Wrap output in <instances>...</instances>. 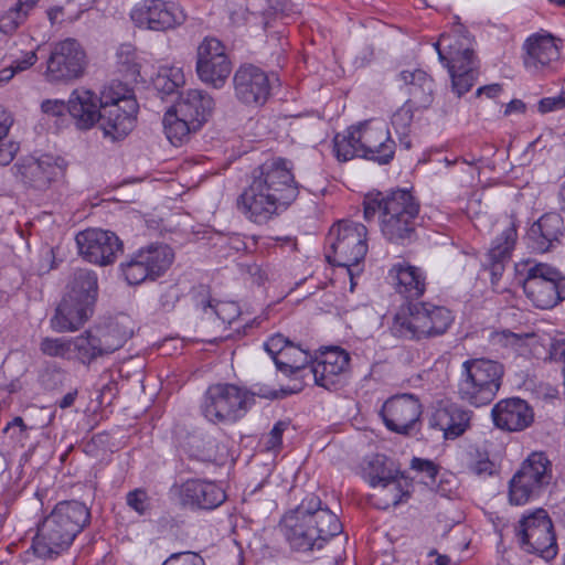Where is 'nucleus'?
I'll use <instances>...</instances> for the list:
<instances>
[{
	"label": "nucleus",
	"mask_w": 565,
	"mask_h": 565,
	"mask_svg": "<svg viewBox=\"0 0 565 565\" xmlns=\"http://www.w3.org/2000/svg\"><path fill=\"white\" fill-rule=\"evenodd\" d=\"M298 194L292 163L274 158L254 170L250 183L237 198V209L248 221L263 225L287 210Z\"/></svg>",
	"instance_id": "nucleus-1"
},
{
	"label": "nucleus",
	"mask_w": 565,
	"mask_h": 565,
	"mask_svg": "<svg viewBox=\"0 0 565 565\" xmlns=\"http://www.w3.org/2000/svg\"><path fill=\"white\" fill-rule=\"evenodd\" d=\"M362 205L364 220L377 221L390 243L405 246L416 241L420 203L412 190L371 191L364 195Z\"/></svg>",
	"instance_id": "nucleus-2"
},
{
	"label": "nucleus",
	"mask_w": 565,
	"mask_h": 565,
	"mask_svg": "<svg viewBox=\"0 0 565 565\" xmlns=\"http://www.w3.org/2000/svg\"><path fill=\"white\" fill-rule=\"evenodd\" d=\"M281 532L289 546L298 552L321 550L342 532V524L319 497H305L281 521Z\"/></svg>",
	"instance_id": "nucleus-3"
},
{
	"label": "nucleus",
	"mask_w": 565,
	"mask_h": 565,
	"mask_svg": "<svg viewBox=\"0 0 565 565\" xmlns=\"http://www.w3.org/2000/svg\"><path fill=\"white\" fill-rule=\"evenodd\" d=\"M98 297V276L87 268L74 269L65 287V294L51 319L57 332L79 330L93 316Z\"/></svg>",
	"instance_id": "nucleus-4"
},
{
	"label": "nucleus",
	"mask_w": 565,
	"mask_h": 565,
	"mask_svg": "<svg viewBox=\"0 0 565 565\" xmlns=\"http://www.w3.org/2000/svg\"><path fill=\"white\" fill-rule=\"evenodd\" d=\"M455 316L445 306L429 301L408 302L395 315L391 331L404 340L422 341L444 335Z\"/></svg>",
	"instance_id": "nucleus-5"
},
{
	"label": "nucleus",
	"mask_w": 565,
	"mask_h": 565,
	"mask_svg": "<svg viewBox=\"0 0 565 565\" xmlns=\"http://www.w3.org/2000/svg\"><path fill=\"white\" fill-rule=\"evenodd\" d=\"M504 365L488 358H471L461 363L456 384L457 397L473 407L489 405L501 388Z\"/></svg>",
	"instance_id": "nucleus-6"
},
{
	"label": "nucleus",
	"mask_w": 565,
	"mask_h": 565,
	"mask_svg": "<svg viewBox=\"0 0 565 565\" xmlns=\"http://www.w3.org/2000/svg\"><path fill=\"white\" fill-rule=\"evenodd\" d=\"M264 349L274 360L277 370L292 381V385L281 387L280 393L271 391L258 395L274 399L301 392L309 380L308 370L312 360L310 352L281 333L269 337L264 342Z\"/></svg>",
	"instance_id": "nucleus-7"
},
{
	"label": "nucleus",
	"mask_w": 565,
	"mask_h": 565,
	"mask_svg": "<svg viewBox=\"0 0 565 565\" xmlns=\"http://www.w3.org/2000/svg\"><path fill=\"white\" fill-rule=\"evenodd\" d=\"M138 109L131 92L121 83H113L100 93L97 122L106 137L119 140L134 129Z\"/></svg>",
	"instance_id": "nucleus-8"
},
{
	"label": "nucleus",
	"mask_w": 565,
	"mask_h": 565,
	"mask_svg": "<svg viewBox=\"0 0 565 565\" xmlns=\"http://www.w3.org/2000/svg\"><path fill=\"white\" fill-rule=\"evenodd\" d=\"M256 393L235 384L210 385L201 404L202 415L213 424L235 423L246 415L255 403Z\"/></svg>",
	"instance_id": "nucleus-9"
},
{
	"label": "nucleus",
	"mask_w": 565,
	"mask_h": 565,
	"mask_svg": "<svg viewBox=\"0 0 565 565\" xmlns=\"http://www.w3.org/2000/svg\"><path fill=\"white\" fill-rule=\"evenodd\" d=\"M327 241L331 253L326 255L330 264L347 267L353 276L352 267L364 260L367 245V228L362 223L340 221L332 225Z\"/></svg>",
	"instance_id": "nucleus-10"
},
{
	"label": "nucleus",
	"mask_w": 565,
	"mask_h": 565,
	"mask_svg": "<svg viewBox=\"0 0 565 565\" xmlns=\"http://www.w3.org/2000/svg\"><path fill=\"white\" fill-rule=\"evenodd\" d=\"M523 290L539 309H552L565 299V276L545 263H525Z\"/></svg>",
	"instance_id": "nucleus-11"
},
{
	"label": "nucleus",
	"mask_w": 565,
	"mask_h": 565,
	"mask_svg": "<svg viewBox=\"0 0 565 565\" xmlns=\"http://www.w3.org/2000/svg\"><path fill=\"white\" fill-rule=\"evenodd\" d=\"M174 260L173 249L162 243L150 244L132 253L119 266V270L128 285H140L147 280H156L162 276Z\"/></svg>",
	"instance_id": "nucleus-12"
},
{
	"label": "nucleus",
	"mask_w": 565,
	"mask_h": 565,
	"mask_svg": "<svg viewBox=\"0 0 565 565\" xmlns=\"http://www.w3.org/2000/svg\"><path fill=\"white\" fill-rule=\"evenodd\" d=\"M555 487L553 465L543 451L531 452L509 481V494H552Z\"/></svg>",
	"instance_id": "nucleus-13"
},
{
	"label": "nucleus",
	"mask_w": 565,
	"mask_h": 565,
	"mask_svg": "<svg viewBox=\"0 0 565 565\" xmlns=\"http://www.w3.org/2000/svg\"><path fill=\"white\" fill-rule=\"evenodd\" d=\"M515 537L520 547L550 561L557 555V543L553 523L543 509L524 516L515 526Z\"/></svg>",
	"instance_id": "nucleus-14"
},
{
	"label": "nucleus",
	"mask_w": 565,
	"mask_h": 565,
	"mask_svg": "<svg viewBox=\"0 0 565 565\" xmlns=\"http://www.w3.org/2000/svg\"><path fill=\"white\" fill-rule=\"evenodd\" d=\"M86 66L85 50L77 40L67 38L53 44L44 76L50 83H67L82 77Z\"/></svg>",
	"instance_id": "nucleus-15"
},
{
	"label": "nucleus",
	"mask_w": 565,
	"mask_h": 565,
	"mask_svg": "<svg viewBox=\"0 0 565 565\" xmlns=\"http://www.w3.org/2000/svg\"><path fill=\"white\" fill-rule=\"evenodd\" d=\"M198 77L214 88H222L232 73L226 46L213 36H205L196 49Z\"/></svg>",
	"instance_id": "nucleus-16"
},
{
	"label": "nucleus",
	"mask_w": 565,
	"mask_h": 565,
	"mask_svg": "<svg viewBox=\"0 0 565 565\" xmlns=\"http://www.w3.org/2000/svg\"><path fill=\"white\" fill-rule=\"evenodd\" d=\"M130 18L139 29L164 32L182 25L186 13L174 1L142 0L132 8Z\"/></svg>",
	"instance_id": "nucleus-17"
},
{
	"label": "nucleus",
	"mask_w": 565,
	"mask_h": 565,
	"mask_svg": "<svg viewBox=\"0 0 565 565\" xmlns=\"http://www.w3.org/2000/svg\"><path fill=\"white\" fill-rule=\"evenodd\" d=\"M273 78L254 64H242L234 73L233 86L236 99L252 108L263 107L271 96Z\"/></svg>",
	"instance_id": "nucleus-18"
},
{
	"label": "nucleus",
	"mask_w": 565,
	"mask_h": 565,
	"mask_svg": "<svg viewBox=\"0 0 565 565\" xmlns=\"http://www.w3.org/2000/svg\"><path fill=\"white\" fill-rule=\"evenodd\" d=\"M350 360V354L340 347L324 348L312 358L309 379L328 391L338 390L344 383Z\"/></svg>",
	"instance_id": "nucleus-19"
},
{
	"label": "nucleus",
	"mask_w": 565,
	"mask_h": 565,
	"mask_svg": "<svg viewBox=\"0 0 565 565\" xmlns=\"http://www.w3.org/2000/svg\"><path fill=\"white\" fill-rule=\"evenodd\" d=\"M76 244L85 260L99 266L114 264L124 250L121 239L114 232L102 228L79 232Z\"/></svg>",
	"instance_id": "nucleus-20"
},
{
	"label": "nucleus",
	"mask_w": 565,
	"mask_h": 565,
	"mask_svg": "<svg viewBox=\"0 0 565 565\" xmlns=\"http://www.w3.org/2000/svg\"><path fill=\"white\" fill-rule=\"evenodd\" d=\"M359 138L362 142V159L379 166H388L394 160L397 146L385 122L375 120L362 122Z\"/></svg>",
	"instance_id": "nucleus-21"
},
{
	"label": "nucleus",
	"mask_w": 565,
	"mask_h": 565,
	"mask_svg": "<svg viewBox=\"0 0 565 565\" xmlns=\"http://www.w3.org/2000/svg\"><path fill=\"white\" fill-rule=\"evenodd\" d=\"M422 414V405L412 394L388 398L382 406L380 416L385 427L401 435H408Z\"/></svg>",
	"instance_id": "nucleus-22"
},
{
	"label": "nucleus",
	"mask_w": 565,
	"mask_h": 565,
	"mask_svg": "<svg viewBox=\"0 0 565 565\" xmlns=\"http://www.w3.org/2000/svg\"><path fill=\"white\" fill-rule=\"evenodd\" d=\"M363 472L364 479L373 488H385L391 483H395L399 494H411L412 491H415L413 488L414 478L401 471L395 461L383 454L367 457Z\"/></svg>",
	"instance_id": "nucleus-23"
},
{
	"label": "nucleus",
	"mask_w": 565,
	"mask_h": 565,
	"mask_svg": "<svg viewBox=\"0 0 565 565\" xmlns=\"http://www.w3.org/2000/svg\"><path fill=\"white\" fill-rule=\"evenodd\" d=\"M75 537L68 527L47 515L38 527L32 548L40 558H54L67 551Z\"/></svg>",
	"instance_id": "nucleus-24"
},
{
	"label": "nucleus",
	"mask_w": 565,
	"mask_h": 565,
	"mask_svg": "<svg viewBox=\"0 0 565 565\" xmlns=\"http://www.w3.org/2000/svg\"><path fill=\"white\" fill-rule=\"evenodd\" d=\"M13 169L23 184L38 191L46 190L61 172V167L50 154L21 158Z\"/></svg>",
	"instance_id": "nucleus-25"
},
{
	"label": "nucleus",
	"mask_w": 565,
	"mask_h": 565,
	"mask_svg": "<svg viewBox=\"0 0 565 565\" xmlns=\"http://www.w3.org/2000/svg\"><path fill=\"white\" fill-rule=\"evenodd\" d=\"M387 280L405 300L413 302L424 296L427 288V274L406 260L397 262L387 271Z\"/></svg>",
	"instance_id": "nucleus-26"
},
{
	"label": "nucleus",
	"mask_w": 565,
	"mask_h": 565,
	"mask_svg": "<svg viewBox=\"0 0 565 565\" xmlns=\"http://www.w3.org/2000/svg\"><path fill=\"white\" fill-rule=\"evenodd\" d=\"M564 234L563 217L558 213L550 212L530 226L525 238L529 248L536 253H546L561 244Z\"/></svg>",
	"instance_id": "nucleus-27"
},
{
	"label": "nucleus",
	"mask_w": 565,
	"mask_h": 565,
	"mask_svg": "<svg viewBox=\"0 0 565 565\" xmlns=\"http://www.w3.org/2000/svg\"><path fill=\"white\" fill-rule=\"evenodd\" d=\"M491 417L497 428L507 431L524 430L534 422L532 407L520 397L499 401L491 409Z\"/></svg>",
	"instance_id": "nucleus-28"
},
{
	"label": "nucleus",
	"mask_w": 565,
	"mask_h": 565,
	"mask_svg": "<svg viewBox=\"0 0 565 565\" xmlns=\"http://www.w3.org/2000/svg\"><path fill=\"white\" fill-rule=\"evenodd\" d=\"M516 239V225L513 222H510L509 225L492 241L491 247L482 262L483 268L491 275L492 285L498 284L507 266L510 264Z\"/></svg>",
	"instance_id": "nucleus-29"
},
{
	"label": "nucleus",
	"mask_w": 565,
	"mask_h": 565,
	"mask_svg": "<svg viewBox=\"0 0 565 565\" xmlns=\"http://www.w3.org/2000/svg\"><path fill=\"white\" fill-rule=\"evenodd\" d=\"M434 47L445 66L478 61L472 49V38L463 28L443 33Z\"/></svg>",
	"instance_id": "nucleus-30"
},
{
	"label": "nucleus",
	"mask_w": 565,
	"mask_h": 565,
	"mask_svg": "<svg viewBox=\"0 0 565 565\" xmlns=\"http://www.w3.org/2000/svg\"><path fill=\"white\" fill-rule=\"evenodd\" d=\"M182 449L190 459L204 463L222 465L228 457L227 447L209 433L190 434Z\"/></svg>",
	"instance_id": "nucleus-31"
},
{
	"label": "nucleus",
	"mask_w": 565,
	"mask_h": 565,
	"mask_svg": "<svg viewBox=\"0 0 565 565\" xmlns=\"http://www.w3.org/2000/svg\"><path fill=\"white\" fill-rule=\"evenodd\" d=\"M472 415V411L463 408L456 403H450L437 408L433 413L429 425L441 430L446 439H456L470 427Z\"/></svg>",
	"instance_id": "nucleus-32"
},
{
	"label": "nucleus",
	"mask_w": 565,
	"mask_h": 565,
	"mask_svg": "<svg viewBox=\"0 0 565 565\" xmlns=\"http://www.w3.org/2000/svg\"><path fill=\"white\" fill-rule=\"evenodd\" d=\"M524 47L526 50L524 65L531 72L550 67L559 58V47L551 34H534L525 41Z\"/></svg>",
	"instance_id": "nucleus-33"
},
{
	"label": "nucleus",
	"mask_w": 565,
	"mask_h": 565,
	"mask_svg": "<svg viewBox=\"0 0 565 565\" xmlns=\"http://www.w3.org/2000/svg\"><path fill=\"white\" fill-rule=\"evenodd\" d=\"M173 108L178 110L179 116L188 118L192 127H202L212 114L214 100L204 90L188 89L180 94Z\"/></svg>",
	"instance_id": "nucleus-34"
},
{
	"label": "nucleus",
	"mask_w": 565,
	"mask_h": 565,
	"mask_svg": "<svg viewBox=\"0 0 565 565\" xmlns=\"http://www.w3.org/2000/svg\"><path fill=\"white\" fill-rule=\"evenodd\" d=\"M403 88L408 95L407 102L427 109L434 100L435 83L430 75L420 68L404 70L398 73Z\"/></svg>",
	"instance_id": "nucleus-35"
},
{
	"label": "nucleus",
	"mask_w": 565,
	"mask_h": 565,
	"mask_svg": "<svg viewBox=\"0 0 565 565\" xmlns=\"http://www.w3.org/2000/svg\"><path fill=\"white\" fill-rule=\"evenodd\" d=\"M99 97L85 88L73 90L67 102V111L74 118L77 128L90 129L99 117Z\"/></svg>",
	"instance_id": "nucleus-36"
},
{
	"label": "nucleus",
	"mask_w": 565,
	"mask_h": 565,
	"mask_svg": "<svg viewBox=\"0 0 565 565\" xmlns=\"http://www.w3.org/2000/svg\"><path fill=\"white\" fill-rule=\"evenodd\" d=\"M50 515L68 527L76 536L90 519V512L86 504L74 499L57 503Z\"/></svg>",
	"instance_id": "nucleus-37"
},
{
	"label": "nucleus",
	"mask_w": 565,
	"mask_h": 565,
	"mask_svg": "<svg viewBox=\"0 0 565 565\" xmlns=\"http://www.w3.org/2000/svg\"><path fill=\"white\" fill-rule=\"evenodd\" d=\"M362 131V122L351 126L341 134H337L333 138V152L339 161H349L355 157L361 158L362 142L360 136Z\"/></svg>",
	"instance_id": "nucleus-38"
},
{
	"label": "nucleus",
	"mask_w": 565,
	"mask_h": 565,
	"mask_svg": "<svg viewBox=\"0 0 565 565\" xmlns=\"http://www.w3.org/2000/svg\"><path fill=\"white\" fill-rule=\"evenodd\" d=\"M71 344L73 345V352L75 353L76 360L86 366H89L98 359L105 356L102 343L98 340L96 332L90 330L75 337L71 341Z\"/></svg>",
	"instance_id": "nucleus-39"
},
{
	"label": "nucleus",
	"mask_w": 565,
	"mask_h": 565,
	"mask_svg": "<svg viewBox=\"0 0 565 565\" xmlns=\"http://www.w3.org/2000/svg\"><path fill=\"white\" fill-rule=\"evenodd\" d=\"M451 78V88L457 97L463 96L475 85L478 78L479 62H466L446 66Z\"/></svg>",
	"instance_id": "nucleus-40"
},
{
	"label": "nucleus",
	"mask_w": 565,
	"mask_h": 565,
	"mask_svg": "<svg viewBox=\"0 0 565 565\" xmlns=\"http://www.w3.org/2000/svg\"><path fill=\"white\" fill-rule=\"evenodd\" d=\"M163 126L167 138L174 146L183 143L192 132L201 129V127H192V122L188 118L179 116L178 110L174 108L166 113Z\"/></svg>",
	"instance_id": "nucleus-41"
},
{
	"label": "nucleus",
	"mask_w": 565,
	"mask_h": 565,
	"mask_svg": "<svg viewBox=\"0 0 565 565\" xmlns=\"http://www.w3.org/2000/svg\"><path fill=\"white\" fill-rule=\"evenodd\" d=\"M13 124V118L9 111L0 108V164H10L17 156L20 145L9 139V131Z\"/></svg>",
	"instance_id": "nucleus-42"
},
{
	"label": "nucleus",
	"mask_w": 565,
	"mask_h": 565,
	"mask_svg": "<svg viewBox=\"0 0 565 565\" xmlns=\"http://www.w3.org/2000/svg\"><path fill=\"white\" fill-rule=\"evenodd\" d=\"M96 335L102 343L105 356H108L122 348L131 333L127 330H122L118 323H115L109 324L105 329L97 330Z\"/></svg>",
	"instance_id": "nucleus-43"
},
{
	"label": "nucleus",
	"mask_w": 565,
	"mask_h": 565,
	"mask_svg": "<svg viewBox=\"0 0 565 565\" xmlns=\"http://www.w3.org/2000/svg\"><path fill=\"white\" fill-rule=\"evenodd\" d=\"M409 467L418 476H420V482L424 483L429 491L438 492V490L435 487L439 469L438 466L433 460L413 457Z\"/></svg>",
	"instance_id": "nucleus-44"
},
{
	"label": "nucleus",
	"mask_w": 565,
	"mask_h": 565,
	"mask_svg": "<svg viewBox=\"0 0 565 565\" xmlns=\"http://www.w3.org/2000/svg\"><path fill=\"white\" fill-rule=\"evenodd\" d=\"M117 64L128 76L136 78L139 75L136 47L130 43H122L116 52Z\"/></svg>",
	"instance_id": "nucleus-45"
},
{
	"label": "nucleus",
	"mask_w": 565,
	"mask_h": 565,
	"mask_svg": "<svg viewBox=\"0 0 565 565\" xmlns=\"http://www.w3.org/2000/svg\"><path fill=\"white\" fill-rule=\"evenodd\" d=\"M423 109L406 100L392 116V126L395 131L401 136H407L413 122L414 113Z\"/></svg>",
	"instance_id": "nucleus-46"
},
{
	"label": "nucleus",
	"mask_w": 565,
	"mask_h": 565,
	"mask_svg": "<svg viewBox=\"0 0 565 565\" xmlns=\"http://www.w3.org/2000/svg\"><path fill=\"white\" fill-rule=\"evenodd\" d=\"M195 306L200 308L203 312H207L210 309L212 313L216 315L222 321L232 322L231 318L223 316V310L227 307V303L214 301L210 298L209 290L204 286H200L198 290L194 291L193 295Z\"/></svg>",
	"instance_id": "nucleus-47"
},
{
	"label": "nucleus",
	"mask_w": 565,
	"mask_h": 565,
	"mask_svg": "<svg viewBox=\"0 0 565 565\" xmlns=\"http://www.w3.org/2000/svg\"><path fill=\"white\" fill-rule=\"evenodd\" d=\"M66 380V372L55 364L47 365L39 375V382L45 391L60 390Z\"/></svg>",
	"instance_id": "nucleus-48"
},
{
	"label": "nucleus",
	"mask_w": 565,
	"mask_h": 565,
	"mask_svg": "<svg viewBox=\"0 0 565 565\" xmlns=\"http://www.w3.org/2000/svg\"><path fill=\"white\" fill-rule=\"evenodd\" d=\"M182 296V290L178 284H161L159 286V308L164 312H170L174 309L177 302Z\"/></svg>",
	"instance_id": "nucleus-49"
},
{
	"label": "nucleus",
	"mask_w": 565,
	"mask_h": 565,
	"mask_svg": "<svg viewBox=\"0 0 565 565\" xmlns=\"http://www.w3.org/2000/svg\"><path fill=\"white\" fill-rule=\"evenodd\" d=\"M179 492L178 494H213L214 484L203 479L182 478L179 475Z\"/></svg>",
	"instance_id": "nucleus-50"
},
{
	"label": "nucleus",
	"mask_w": 565,
	"mask_h": 565,
	"mask_svg": "<svg viewBox=\"0 0 565 565\" xmlns=\"http://www.w3.org/2000/svg\"><path fill=\"white\" fill-rule=\"evenodd\" d=\"M226 497H183L182 505L191 511L213 510L222 505Z\"/></svg>",
	"instance_id": "nucleus-51"
},
{
	"label": "nucleus",
	"mask_w": 565,
	"mask_h": 565,
	"mask_svg": "<svg viewBox=\"0 0 565 565\" xmlns=\"http://www.w3.org/2000/svg\"><path fill=\"white\" fill-rule=\"evenodd\" d=\"M26 17L15 6L0 17V31L4 34L14 32Z\"/></svg>",
	"instance_id": "nucleus-52"
},
{
	"label": "nucleus",
	"mask_w": 565,
	"mask_h": 565,
	"mask_svg": "<svg viewBox=\"0 0 565 565\" xmlns=\"http://www.w3.org/2000/svg\"><path fill=\"white\" fill-rule=\"evenodd\" d=\"M71 342L62 339L44 338L41 341V351L49 356H64L71 349Z\"/></svg>",
	"instance_id": "nucleus-53"
},
{
	"label": "nucleus",
	"mask_w": 565,
	"mask_h": 565,
	"mask_svg": "<svg viewBox=\"0 0 565 565\" xmlns=\"http://www.w3.org/2000/svg\"><path fill=\"white\" fill-rule=\"evenodd\" d=\"M522 337L518 333H514L508 329L493 331L490 334V342L493 345H501L504 348L519 345Z\"/></svg>",
	"instance_id": "nucleus-54"
},
{
	"label": "nucleus",
	"mask_w": 565,
	"mask_h": 565,
	"mask_svg": "<svg viewBox=\"0 0 565 565\" xmlns=\"http://www.w3.org/2000/svg\"><path fill=\"white\" fill-rule=\"evenodd\" d=\"M162 565H205V563L199 554L184 552L172 554Z\"/></svg>",
	"instance_id": "nucleus-55"
},
{
	"label": "nucleus",
	"mask_w": 565,
	"mask_h": 565,
	"mask_svg": "<svg viewBox=\"0 0 565 565\" xmlns=\"http://www.w3.org/2000/svg\"><path fill=\"white\" fill-rule=\"evenodd\" d=\"M565 107V88L557 96L545 97L539 102V110L542 114L563 109Z\"/></svg>",
	"instance_id": "nucleus-56"
},
{
	"label": "nucleus",
	"mask_w": 565,
	"mask_h": 565,
	"mask_svg": "<svg viewBox=\"0 0 565 565\" xmlns=\"http://www.w3.org/2000/svg\"><path fill=\"white\" fill-rule=\"evenodd\" d=\"M288 427V423L284 420L277 422L271 428L267 445L269 448H278L282 444V434Z\"/></svg>",
	"instance_id": "nucleus-57"
},
{
	"label": "nucleus",
	"mask_w": 565,
	"mask_h": 565,
	"mask_svg": "<svg viewBox=\"0 0 565 565\" xmlns=\"http://www.w3.org/2000/svg\"><path fill=\"white\" fill-rule=\"evenodd\" d=\"M472 471L480 477H489L493 476L497 472V466L493 461H491L488 457L480 458L477 460L472 467Z\"/></svg>",
	"instance_id": "nucleus-58"
},
{
	"label": "nucleus",
	"mask_w": 565,
	"mask_h": 565,
	"mask_svg": "<svg viewBox=\"0 0 565 565\" xmlns=\"http://www.w3.org/2000/svg\"><path fill=\"white\" fill-rule=\"evenodd\" d=\"M38 61V55L35 50H31L28 52H24L21 57L15 58L12 61L11 65L17 70V72H23L29 70L31 66H33Z\"/></svg>",
	"instance_id": "nucleus-59"
},
{
	"label": "nucleus",
	"mask_w": 565,
	"mask_h": 565,
	"mask_svg": "<svg viewBox=\"0 0 565 565\" xmlns=\"http://www.w3.org/2000/svg\"><path fill=\"white\" fill-rule=\"evenodd\" d=\"M41 109L44 114L58 117L67 110V104L60 99H46L42 102Z\"/></svg>",
	"instance_id": "nucleus-60"
},
{
	"label": "nucleus",
	"mask_w": 565,
	"mask_h": 565,
	"mask_svg": "<svg viewBox=\"0 0 565 565\" xmlns=\"http://www.w3.org/2000/svg\"><path fill=\"white\" fill-rule=\"evenodd\" d=\"M157 90L164 96L172 95L177 92L179 84L177 81L170 79L167 76H158L154 82Z\"/></svg>",
	"instance_id": "nucleus-61"
},
{
	"label": "nucleus",
	"mask_w": 565,
	"mask_h": 565,
	"mask_svg": "<svg viewBox=\"0 0 565 565\" xmlns=\"http://www.w3.org/2000/svg\"><path fill=\"white\" fill-rule=\"evenodd\" d=\"M402 498L403 497H399L397 500L388 501L384 497H367V502L375 509L387 510L390 507H397L402 502Z\"/></svg>",
	"instance_id": "nucleus-62"
},
{
	"label": "nucleus",
	"mask_w": 565,
	"mask_h": 565,
	"mask_svg": "<svg viewBox=\"0 0 565 565\" xmlns=\"http://www.w3.org/2000/svg\"><path fill=\"white\" fill-rule=\"evenodd\" d=\"M148 497H127V504L139 514H145L148 510Z\"/></svg>",
	"instance_id": "nucleus-63"
},
{
	"label": "nucleus",
	"mask_w": 565,
	"mask_h": 565,
	"mask_svg": "<svg viewBox=\"0 0 565 565\" xmlns=\"http://www.w3.org/2000/svg\"><path fill=\"white\" fill-rule=\"evenodd\" d=\"M502 90L503 88L501 84L493 83L479 87L476 92V96L486 95L488 98H495L502 93Z\"/></svg>",
	"instance_id": "nucleus-64"
}]
</instances>
